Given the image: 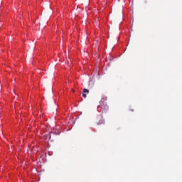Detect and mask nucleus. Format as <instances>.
<instances>
[{
    "label": "nucleus",
    "mask_w": 182,
    "mask_h": 182,
    "mask_svg": "<svg viewBox=\"0 0 182 182\" xmlns=\"http://www.w3.org/2000/svg\"><path fill=\"white\" fill-rule=\"evenodd\" d=\"M107 97H105L101 99L100 101V107L104 111L106 112L109 110V106H107Z\"/></svg>",
    "instance_id": "obj_1"
},
{
    "label": "nucleus",
    "mask_w": 182,
    "mask_h": 182,
    "mask_svg": "<svg viewBox=\"0 0 182 182\" xmlns=\"http://www.w3.org/2000/svg\"><path fill=\"white\" fill-rule=\"evenodd\" d=\"M86 93L87 95H89V90L85 88L83 90V93H82V97H84L85 99H86V97H87Z\"/></svg>",
    "instance_id": "obj_2"
}]
</instances>
